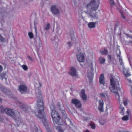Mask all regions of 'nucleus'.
Wrapping results in <instances>:
<instances>
[{
    "label": "nucleus",
    "mask_w": 132,
    "mask_h": 132,
    "mask_svg": "<svg viewBox=\"0 0 132 132\" xmlns=\"http://www.w3.org/2000/svg\"><path fill=\"white\" fill-rule=\"evenodd\" d=\"M98 108L100 112H103L104 103L102 99H100L98 101Z\"/></svg>",
    "instance_id": "9d476101"
},
{
    "label": "nucleus",
    "mask_w": 132,
    "mask_h": 132,
    "mask_svg": "<svg viewBox=\"0 0 132 132\" xmlns=\"http://www.w3.org/2000/svg\"><path fill=\"white\" fill-rule=\"evenodd\" d=\"M99 122L101 125H104L106 123V121L104 119H102L99 120Z\"/></svg>",
    "instance_id": "5701e85b"
},
{
    "label": "nucleus",
    "mask_w": 132,
    "mask_h": 132,
    "mask_svg": "<svg viewBox=\"0 0 132 132\" xmlns=\"http://www.w3.org/2000/svg\"><path fill=\"white\" fill-rule=\"evenodd\" d=\"M17 104L19 105L22 110L25 112H27L31 110L29 106L24 105L20 102H18Z\"/></svg>",
    "instance_id": "0eeeda50"
},
{
    "label": "nucleus",
    "mask_w": 132,
    "mask_h": 132,
    "mask_svg": "<svg viewBox=\"0 0 132 132\" xmlns=\"http://www.w3.org/2000/svg\"><path fill=\"white\" fill-rule=\"evenodd\" d=\"M4 111L3 107L2 105H0V112L2 113H3Z\"/></svg>",
    "instance_id": "72a5a7b5"
},
{
    "label": "nucleus",
    "mask_w": 132,
    "mask_h": 132,
    "mask_svg": "<svg viewBox=\"0 0 132 132\" xmlns=\"http://www.w3.org/2000/svg\"><path fill=\"white\" fill-rule=\"evenodd\" d=\"M51 10L53 13L54 14H58L60 13L59 9L55 6H52L51 8Z\"/></svg>",
    "instance_id": "ddd939ff"
},
{
    "label": "nucleus",
    "mask_w": 132,
    "mask_h": 132,
    "mask_svg": "<svg viewBox=\"0 0 132 132\" xmlns=\"http://www.w3.org/2000/svg\"><path fill=\"white\" fill-rule=\"evenodd\" d=\"M119 80L120 78L119 77L114 78H111L110 80V91L114 93L116 98L119 102L120 98L119 92L120 91V89L119 87Z\"/></svg>",
    "instance_id": "f03ea898"
},
{
    "label": "nucleus",
    "mask_w": 132,
    "mask_h": 132,
    "mask_svg": "<svg viewBox=\"0 0 132 132\" xmlns=\"http://www.w3.org/2000/svg\"><path fill=\"white\" fill-rule=\"evenodd\" d=\"M128 119V116L127 115L121 118V119L123 121H127Z\"/></svg>",
    "instance_id": "c756f323"
},
{
    "label": "nucleus",
    "mask_w": 132,
    "mask_h": 132,
    "mask_svg": "<svg viewBox=\"0 0 132 132\" xmlns=\"http://www.w3.org/2000/svg\"><path fill=\"white\" fill-rule=\"evenodd\" d=\"M36 97L40 99L37 101L36 109H38V111L37 112H35V114L37 118H41L43 117L44 114L43 103L41 98L42 96L40 90L38 89H36Z\"/></svg>",
    "instance_id": "f257e3e1"
},
{
    "label": "nucleus",
    "mask_w": 132,
    "mask_h": 132,
    "mask_svg": "<svg viewBox=\"0 0 132 132\" xmlns=\"http://www.w3.org/2000/svg\"><path fill=\"white\" fill-rule=\"evenodd\" d=\"M120 104V106L119 107L120 112V113L122 115H123L124 114V112L125 111V110L124 107L122 106L121 104Z\"/></svg>",
    "instance_id": "412c9836"
},
{
    "label": "nucleus",
    "mask_w": 132,
    "mask_h": 132,
    "mask_svg": "<svg viewBox=\"0 0 132 132\" xmlns=\"http://www.w3.org/2000/svg\"><path fill=\"white\" fill-rule=\"evenodd\" d=\"M119 52V54L117 55V57L119 58V61L120 63L122 68L123 70V72L126 77H128L130 76V75L129 72L127 70H126L125 69V67L124 66V63L122 61V60L121 58V56L120 51V50H118Z\"/></svg>",
    "instance_id": "423d86ee"
},
{
    "label": "nucleus",
    "mask_w": 132,
    "mask_h": 132,
    "mask_svg": "<svg viewBox=\"0 0 132 132\" xmlns=\"http://www.w3.org/2000/svg\"><path fill=\"white\" fill-rule=\"evenodd\" d=\"M38 84L39 85V86L40 87L41 86H42V84H41V83H40V82H38Z\"/></svg>",
    "instance_id": "09e8293b"
},
{
    "label": "nucleus",
    "mask_w": 132,
    "mask_h": 132,
    "mask_svg": "<svg viewBox=\"0 0 132 132\" xmlns=\"http://www.w3.org/2000/svg\"><path fill=\"white\" fill-rule=\"evenodd\" d=\"M3 70V68L2 66L0 65V73L2 72Z\"/></svg>",
    "instance_id": "37998d69"
},
{
    "label": "nucleus",
    "mask_w": 132,
    "mask_h": 132,
    "mask_svg": "<svg viewBox=\"0 0 132 132\" xmlns=\"http://www.w3.org/2000/svg\"><path fill=\"white\" fill-rule=\"evenodd\" d=\"M120 13H121V16H122L123 18L124 19H126V18H125V16L123 15V14H122V13H121V12L120 11Z\"/></svg>",
    "instance_id": "a18cd8bd"
},
{
    "label": "nucleus",
    "mask_w": 132,
    "mask_h": 132,
    "mask_svg": "<svg viewBox=\"0 0 132 132\" xmlns=\"http://www.w3.org/2000/svg\"><path fill=\"white\" fill-rule=\"evenodd\" d=\"M39 1H41L42 4H44L48 2V1L47 0H39Z\"/></svg>",
    "instance_id": "e433bc0d"
},
{
    "label": "nucleus",
    "mask_w": 132,
    "mask_h": 132,
    "mask_svg": "<svg viewBox=\"0 0 132 132\" xmlns=\"http://www.w3.org/2000/svg\"><path fill=\"white\" fill-rule=\"evenodd\" d=\"M126 36H127V37H129V38H131V39H132V37L131 36H130L128 34H126Z\"/></svg>",
    "instance_id": "c03bdc74"
},
{
    "label": "nucleus",
    "mask_w": 132,
    "mask_h": 132,
    "mask_svg": "<svg viewBox=\"0 0 132 132\" xmlns=\"http://www.w3.org/2000/svg\"><path fill=\"white\" fill-rule=\"evenodd\" d=\"M90 126L92 129H95V125L93 123H91L90 124Z\"/></svg>",
    "instance_id": "473e14b6"
},
{
    "label": "nucleus",
    "mask_w": 132,
    "mask_h": 132,
    "mask_svg": "<svg viewBox=\"0 0 132 132\" xmlns=\"http://www.w3.org/2000/svg\"><path fill=\"white\" fill-rule=\"evenodd\" d=\"M50 28V25L49 24H47L45 27V29L47 30L49 29Z\"/></svg>",
    "instance_id": "c9c22d12"
},
{
    "label": "nucleus",
    "mask_w": 132,
    "mask_h": 132,
    "mask_svg": "<svg viewBox=\"0 0 132 132\" xmlns=\"http://www.w3.org/2000/svg\"><path fill=\"white\" fill-rule=\"evenodd\" d=\"M93 10H87L86 11V13H87V14L89 16L95 19H98V16L95 12V14Z\"/></svg>",
    "instance_id": "6e6552de"
},
{
    "label": "nucleus",
    "mask_w": 132,
    "mask_h": 132,
    "mask_svg": "<svg viewBox=\"0 0 132 132\" xmlns=\"http://www.w3.org/2000/svg\"><path fill=\"white\" fill-rule=\"evenodd\" d=\"M19 90L21 94H23L26 92L27 90V87L24 85H21L19 86Z\"/></svg>",
    "instance_id": "f8f14e48"
},
{
    "label": "nucleus",
    "mask_w": 132,
    "mask_h": 132,
    "mask_svg": "<svg viewBox=\"0 0 132 132\" xmlns=\"http://www.w3.org/2000/svg\"><path fill=\"white\" fill-rule=\"evenodd\" d=\"M129 112H130L129 110L128 109L126 111V113H127V114H128V115H129Z\"/></svg>",
    "instance_id": "49530a36"
},
{
    "label": "nucleus",
    "mask_w": 132,
    "mask_h": 132,
    "mask_svg": "<svg viewBox=\"0 0 132 132\" xmlns=\"http://www.w3.org/2000/svg\"><path fill=\"white\" fill-rule=\"evenodd\" d=\"M104 77L103 74H101L99 77V82L101 84H104L105 83Z\"/></svg>",
    "instance_id": "f3484780"
},
{
    "label": "nucleus",
    "mask_w": 132,
    "mask_h": 132,
    "mask_svg": "<svg viewBox=\"0 0 132 132\" xmlns=\"http://www.w3.org/2000/svg\"><path fill=\"white\" fill-rule=\"evenodd\" d=\"M38 46L39 47H41L42 45V43L40 39H39L38 42Z\"/></svg>",
    "instance_id": "ea45409f"
},
{
    "label": "nucleus",
    "mask_w": 132,
    "mask_h": 132,
    "mask_svg": "<svg viewBox=\"0 0 132 132\" xmlns=\"http://www.w3.org/2000/svg\"><path fill=\"white\" fill-rule=\"evenodd\" d=\"M2 100L1 98H0V102H2Z\"/></svg>",
    "instance_id": "3c124183"
},
{
    "label": "nucleus",
    "mask_w": 132,
    "mask_h": 132,
    "mask_svg": "<svg viewBox=\"0 0 132 132\" xmlns=\"http://www.w3.org/2000/svg\"><path fill=\"white\" fill-rule=\"evenodd\" d=\"M4 111L7 114L14 119L18 125H22V121L21 120L19 112L15 111L14 110L8 108L5 109Z\"/></svg>",
    "instance_id": "7ed1b4c3"
},
{
    "label": "nucleus",
    "mask_w": 132,
    "mask_h": 132,
    "mask_svg": "<svg viewBox=\"0 0 132 132\" xmlns=\"http://www.w3.org/2000/svg\"><path fill=\"white\" fill-rule=\"evenodd\" d=\"M72 102L75 104L76 107L79 108L81 107V104L79 101L76 99H73L72 100Z\"/></svg>",
    "instance_id": "4468645a"
},
{
    "label": "nucleus",
    "mask_w": 132,
    "mask_h": 132,
    "mask_svg": "<svg viewBox=\"0 0 132 132\" xmlns=\"http://www.w3.org/2000/svg\"><path fill=\"white\" fill-rule=\"evenodd\" d=\"M56 129L58 130L59 132H63V130L62 129L60 126H56L55 127Z\"/></svg>",
    "instance_id": "7c9ffc66"
},
{
    "label": "nucleus",
    "mask_w": 132,
    "mask_h": 132,
    "mask_svg": "<svg viewBox=\"0 0 132 132\" xmlns=\"http://www.w3.org/2000/svg\"><path fill=\"white\" fill-rule=\"evenodd\" d=\"M128 45H132V41H129L127 42L126 43Z\"/></svg>",
    "instance_id": "a19ab883"
},
{
    "label": "nucleus",
    "mask_w": 132,
    "mask_h": 132,
    "mask_svg": "<svg viewBox=\"0 0 132 132\" xmlns=\"http://www.w3.org/2000/svg\"><path fill=\"white\" fill-rule=\"evenodd\" d=\"M0 90L7 94H8L7 92H9L6 88L4 87L3 86L1 85H0Z\"/></svg>",
    "instance_id": "a211bd4d"
},
{
    "label": "nucleus",
    "mask_w": 132,
    "mask_h": 132,
    "mask_svg": "<svg viewBox=\"0 0 132 132\" xmlns=\"http://www.w3.org/2000/svg\"><path fill=\"white\" fill-rule=\"evenodd\" d=\"M125 132H129L128 131H125Z\"/></svg>",
    "instance_id": "5fc2aeb1"
},
{
    "label": "nucleus",
    "mask_w": 132,
    "mask_h": 132,
    "mask_svg": "<svg viewBox=\"0 0 132 132\" xmlns=\"http://www.w3.org/2000/svg\"><path fill=\"white\" fill-rule=\"evenodd\" d=\"M57 39H55V40L53 41V46L55 48H56L58 45V44L57 42Z\"/></svg>",
    "instance_id": "cd10ccee"
},
{
    "label": "nucleus",
    "mask_w": 132,
    "mask_h": 132,
    "mask_svg": "<svg viewBox=\"0 0 132 132\" xmlns=\"http://www.w3.org/2000/svg\"><path fill=\"white\" fill-rule=\"evenodd\" d=\"M52 112L51 115L54 123L59 125H61L62 124L60 122V118L57 112L55 111L54 105L50 106Z\"/></svg>",
    "instance_id": "20e7f679"
},
{
    "label": "nucleus",
    "mask_w": 132,
    "mask_h": 132,
    "mask_svg": "<svg viewBox=\"0 0 132 132\" xmlns=\"http://www.w3.org/2000/svg\"><path fill=\"white\" fill-rule=\"evenodd\" d=\"M100 53L102 55H105L106 54L108 53V51L106 49H104L103 50H101L100 51Z\"/></svg>",
    "instance_id": "b1692460"
},
{
    "label": "nucleus",
    "mask_w": 132,
    "mask_h": 132,
    "mask_svg": "<svg viewBox=\"0 0 132 132\" xmlns=\"http://www.w3.org/2000/svg\"><path fill=\"white\" fill-rule=\"evenodd\" d=\"M72 43L70 41L68 42L67 43V45L69 47V48H70L72 46Z\"/></svg>",
    "instance_id": "58836bf2"
},
{
    "label": "nucleus",
    "mask_w": 132,
    "mask_h": 132,
    "mask_svg": "<svg viewBox=\"0 0 132 132\" xmlns=\"http://www.w3.org/2000/svg\"><path fill=\"white\" fill-rule=\"evenodd\" d=\"M69 74L72 77L76 76H77V72L75 68L71 67L69 73Z\"/></svg>",
    "instance_id": "9b49d317"
},
{
    "label": "nucleus",
    "mask_w": 132,
    "mask_h": 132,
    "mask_svg": "<svg viewBox=\"0 0 132 132\" xmlns=\"http://www.w3.org/2000/svg\"><path fill=\"white\" fill-rule=\"evenodd\" d=\"M110 3V4L111 6H113L115 5V3L113 0H109Z\"/></svg>",
    "instance_id": "4c0bfd02"
},
{
    "label": "nucleus",
    "mask_w": 132,
    "mask_h": 132,
    "mask_svg": "<svg viewBox=\"0 0 132 132\" xmlns=\"http://www.w3.org/2000/svg\"><path fill=\"white\" fill-rule=\"evenodd\" d=\"M89 67L91 70H93V63L92 62H90L88 63Z\"/></svg>",
    "instance_id": "c85d7f7f"
},
{
    "label": "nucleus",
    "mask_w": 132,
    "mask_h": 132,
    "mask_svg": "<svg viewBox=\"0 0 132 132\" xmlns=\"http://www.w3.org/2000/svg\"><path fill=\"white\" fill-rule=\"evenodd\" d=\"M77 57L78 61L79 62H83L84 60V54L81 52H79L77 54Z\"/></svg>",
    "instance_id": "1a4fd4ad"
},
{
    "label": "nucleus",
    "mask_w": 132,
    "mask_h": 132,
    "mask_svg": "<svg viewBox=\"0 0 132 132\" xmlns=\"http://www.w3.org/2000/svg\"><path fill=\"white\" fill-rule=\"evenodd\" d=\"M33 131L34 132H42L40 128L35 126L33 129Z\"/></svg>",
    "instance_id": "4be33fe9"
},
{
    "label": "nucleus",
    "mask_w": 132,
    "mask_h": 132,
    "mask_svg": "<svg viewBox=\"0 0 132 132\" xmlns=\"http://www.w3.org/2000/svg\"><path fill=\"white\" fill-rule=\"evenodd\" d=\"M109 58L110 59L111 58V56L110 55H109Z\"/></svg>",
    "instance_id": "603ef678"
},
{
    "label": "nucleus",
    "mask_w": 132,
    "mask_h": 132,
    "mask_svg": "<svg viewBox=\"0 0 132 132\" xmlns=\"http://www.w3.org/2000/svg\"><path fill=\"white\" fill-rule=\"evenodd\" d=\"M27 57H28V58L29 59H30V60H32V58H31L30 57V56H27Z\"/></svg>",
    "instance_id": "de8ad7c7"
},
{
    "label": "nucleus",
    "mask_w": 132,
    "mask_h": 132,
    "mask_svg": "<svg viewBox=\"0 0 132 132\" xmlns=\"http://www.w3.org/2000/svg\"><path fill=\"white\" fill-rule=\"evenodd\" d=\"M59 108L60 110L61 111L63 116L65 118V119H67V120H69V119L67 118L66 117V116L65 115V112L64 110V107L63 106L61 107V106H60Z\"/></svg>",
    "instance_id": "2eb2a0df"
},
{
    "label": "nucleus",
    "mask_w": 132,
    "mask_h": 132,
    "mask_svg": "<svg viewBox=\"0 0 132 132\" xmlns=\"http://www.w3.org/2000/svg\"><path fill=\"white\" fill-rule=\"evenodd\" d=\"M7 77V75L6 73H3L1 75V78L2 80L5 79L6 80Z\"/></svg>",
    "instance_id": "a878e982"
},
{
    "label": "nucleus",
    "mask_w": 132,
    "mask_h": 132,
    "mask_svg": "<svg viewBox=\"0 0 132 132\" xmlns=\"http://www.w3.org/2000/svg\"><path fill=\"white\" fill-rule=\"evenodd\" d=\"M28 36L30 39L34 37L33 33L31 32H29L28 34Z\"/></svg>",
    "instance_id": "f704fd0d"
},
{
    "label": "nucleus",
    "mask_w": 132,
    "mask_h": 132,
    "mask_svg": "<svg viewBox=\"0 0 132 132\" xmlns=\"http://www.w3.org/2000/svg\"><path fill=\"white\" fill-rule=\"evenodd\" d=\"M96 22H90L88 24V27L89 28H94L95 27Z\"/></svg>",
    "instance_id": "aec40b11"
},
{
    "label": "nucleus",
    "mask_w": 132,
    "mask_h": 132,
    "mask_svg": "<svg viewBox=\"0 0 132 132\" xmlns=\"http://www.w3.org/2000/svg\"><path fill=\"white\" fill-rule=\"evenodd\" d=\"M100 95L101 98L105 99L107 96V94L106 93H100Z\"/></svg>",
    "instance_id": "393cba45"
},
{
    "label": "nucleus",
    "mask_w": 132,
    "mask_h": 132,
    "mask_svg": "<svg viewBox=\"0 0 132 132\" xmlns=\"http://www.w3.org/2000/svg\"><path fill=\"white\" fill-rule=\"evenodd\" d=\"M80 95L83 100H86L87 97L85 94V91L84 90H82L81 91V93L80 94Z\"/></svg>",
    "instance_id": "dca6fc26"
},
{
    "label": "nucleus",
    "mask_w": 132,
    "mask_h": 132,
    "mask_svg": "<svg viewBox=\"0 0 132 132\" xmlns=\"http://www.w3.org/2000/svg\"><path fill=\"white\" fill-rule=\"evenodd\" d=\"M69 121L70 122H71V121L70 120H69Z\"/></svg>",
    "instance_id": "6e6d98bb"
},
{
    "label": "nucleus",
    "mask_w": 132,
    "mask_h": 132,
    "mask_svg": "<svg viewBox=\"0 0 132 132\" xmlns=\"http://www.w3.org/2000/svg\"><path fill=\"white\" fill-rule=\"evenodd\" d=\"M128 81L130 83H131V80L129 79L128 80Z\"/></svg>",
    "instance_id": "8fccbe9b"
},
{
    "label": "nucleus",
    "mask_w": 132,
    "mask_h": 132,
    "mask_svg": "<svg viewBox=\"0 0 132 132\" xmlns=\"http://www.w3.org/2000/svg\"><path fill=\"white\" fill-rule=\"evenodd\" d=\"M99 4V0H91L87 5L86 7L88 9L90 7L92 10L95 11L98 9Z\"/></svg>",
    "instance_id": "39448f33"
},
{
    "label": "nucleus",
    "mask_w": 132,
    "mask_h": 132,
    "mask_svg": "<svg viewBox=\"0 0 132 132\" xmlns=\"http://www.w3.org/2000/svg\"><path fill=\"white\" fill-rule=\"evenodd\" d=\"M99 60L100 64H103L104 63L105 61V59L104 58L102 57H99Z\"/></svg>",
    "instance_id": "bb28decb"
},
{
    "label": "nucleus",
    "mask_w": 132,
    "mask_h": 132,
    "mask_svg": "<svg viewBox=\"0 0 132 132\" xmlns=\"http://www.w3.org/2000/svg\"><path fill=\"white\" fill-rule=\"evenodd\" d=\"M43 122L44 123V125L45 126L46 128V129L49 132H50V131H49L48 129H49V128L48 127V128H47L48 124L47 122L46 119L44 118H43L42 120Z\"/></svg>",
    "instance_id": "6ab92c4d"
},
{
    "label": "nucleus",
    "mask_w": 132,
    "mask_h": 132,
    "mask_svg": "<svg viewBox=\"0 0 132 132\" xmlns=\"http://www.w3.org/2000/svg\"><path fill=\"white\" fill-rule=\"evenodd\" d=\"M21 67L25 71H27L28 69V68L27 66L23 64L21 66Z\"/></svg>",
    "instance_id": "2f4dec72"
},
{
    "label": "nucleus",
    "mask_w": 132,
    "mask_h": 132,
    "mask_svg": "<svg viewBox=\"0 0 132 132\" xmlns=\"http://www.w3.org/2000/svg\"><path fill=\"white\" fill-rule=\"evenodd\" d=\"M1 117H0V122H1Z\"/></svg>",
    "instance_id": "864d4df0"
},
{
    "label": "nucleus",
    "mask_w": 132,
    "mask_h": 132,
    "mask_svg": "<svg viewBox=\"0 0 132 132\" xmlns=\"http://www.w3.org/2000/svg\"><path fill=\"white\" fill-rule=\"evenodd\" d=\"M128 101L126 100V101H124L123 102V104L125 105H127V103L128 102Z\"/></svg>",
    "instance_id": "79ce46f5"
}]
</instances>
